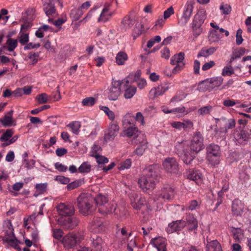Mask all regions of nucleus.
Here are the masks:
<instances>
[{
	"label": "nucleus",
	"instance_id": "f257e3e1",
	"mask_svg": "<svg viewBox=\"0 0 251 251\" xmlns=\"http://www.w3.org/2000/svg\"><path fill=\"white\" fill-rule=\"evenodd\" d=\"M159 166H150L144 170V175L138 180V183L144 191L152 189L158 181Z\"/></svg>",
	"mask_w": 251,
	"mask_h": 251
},
{
	"label": "nucleus",
	"instance_id": "f03ea898",
	"mask_svg": "<svg viewBox=\"0 0 251 251\" xmlns=\"http://www.w3.org/2000/svg\"><path fill=\"white\" fill-rule=\"evenodd\" d=\"M79 212L84 215H88L94 211L96 208L94 199L88 194H81L77 199Z\"/></svg>",
	"mask_w": 251,
	"mask_h": 251
},
{
	"label": "nucleus",
	"instance_id": "7ed1b4c3",
	"mask_svg": "<svg viewBox=\"0 0 251 251\" xmlns=\"http://www.w3.org/2000/svg\"><path fill=\"white\" fill-rule=\"evenodd\" d=\"M216 123L219 128L215 130V135L217 138L225 139L227 135L228 130L234 127L235 120L233 118L227 119L225 117L215 119Z\"/></svg>",
	"mask_w": 251,
	"mask_h": 251
},
{
	"label": "nucleus",
	"instance_id": "20e7f679",
	"mask_svg": "<svg viewBox=\"0 0 251 251\" xmlns=\"http://www.w3.org/2000/svg\"><path fill=\"white\" fill-rule=\"evenodd\" d=\"M98 207V211L102 214H107L116 210L115 205L113 203H109L106 196L100 194L94 199Z\"/></svg>",
	"mask_w": 251,
	"mask_h": 251
},
{
	"label": "nucleus",
	"instance_id": "39448f33",
	"mask_svg": "<svg viewBox=\"0 0 251 251\" xmlns=\"http://www.w3.org/2000/svg\"><path fill=\"white\" fill-rule=\"evenodd\" d=\"M131 204L132 207L136 210L143 208L145 212H149L151 210V207L149 202L145 198L140 197L136 193H131L130 196Z\"/></svg>",
	"mask_w": 251,
	"mask_h": 251
},
{
	"label": "nucleus",
	"instance_id": "423d86ee",
	"mask_svg": "<svg viewBox=\"0 0 251 251\" xmlns=\"http://www.w3.org/2000/svg\"><path fill=\"white\" fill-rule=\"evenodd\" d=\"M206 158L212 165H217L220 163L221 151L220 147L215 144H210L206 148Z\"/></svg>",
	"mask_w": 251,
	"mask_h": 251
},
{
	"label": "nucleus",
	"instance_id": "0eeeda50",
	"mask_svg": "<svg viewBox=\"0 0 251 251\" xmlns=\"http://www.w3.org/2000/svg\"><path fill=\"white\" fill-rule=\"evenodd\" d=\"M224 78L222 76H217L208 80L202 81L198 85V89L200 91H205L208 88L214 89L222 85Z\"/></svg>",
	"mask_w": 251,
	"mask_h": 251
},
{
	"label": "nucleus",
	"instance_id": "6e6552de",
	"mask_svg": "<svg viewBox=\"0 0 251 251\" xmlns=\"http://www.w3.org/2000/svg\"><path fill=\"white\" fill-rule=\"evenodd\" d=\"M122 82L120 80L112 79L111 84L108 89L106 95L110 100H116L121 94V86Z\"/></svg>",
	"mask_w": 251,
	"mask_h": 251
},
{
	"label": "nucleus",
	"instance_id": "1a4fd4ad",
	"mask_svg": "<svg viewBox=\"0 0 251 251\" xmlns=\"http://www.w3.org/2000/svg\"><path fill=\"white\" fill-rule=\"evenodd\" d=\"M184 56V53L181 52L172 57L170 63L173 65H176L172 70L173 74H177L184 69L185 66Z\"/></svg>",
	"mask_w": 251,
	"mask_h": 251
},
{
	"label": "nucleus",
	"instance_id": "9d476101",
	"mask_svg": "<svg viewBox=\"0 0 251 251\" xmlns=\"http://www.w3.org/2000/svg\"><path fill=\"white\" fill-rule=\"evenodd\" d=\"M203 138L200 132H196L193 137L190 144V149L194 154L198 153L204 148Z\"/></svg>",
	"mask_w": 251,
	"mask_h": 251
},
{
	"label": "nucleus",
	"instance_id": "9b49d317",
	"mask_svg": "<svg viewBox=\"0 0 251 251\" xmlns=\"http://www.w3.org/2000/svg\"><path fill=\"white\" fill-rule=\"evenodd\" d=\"M80 241V238L75 233L70 232L62 238V243L65 249L69 250L74 248Z\"/></svg>",
	"mask_w": 251,
	"mask_h": 251
},
{
	"label": "nucleus",
	"instance_id": "f8f14e48",
	"mask_svg": "<svg viewBox=\"0 0 251 251\" xmlns=\"http://www.w3.org/2000/svg\"><path fill=\"white\" fill-rule=\"evenodd\" d=\"M194 5L192 2H187L183 9V12L181 18L178 19V24L181 26H185L189 21L192 15Z\"/></svg>",
	"mask_w": 251,
	"mask_h": 251
},
{
	"label": "nucleus",
	"instance_id": "ddd939ff",
	"mask_svg": "<svg viewBox=\"0 0 251 251\" xmlns=\"http://www.w3.org/2000/svg\"><path fill=\"white\" fill-rule=\"evenodd\" d=\"M54 0H44L43 9L46 15L49 18V22H53V20L50 19L56 15V10L54 6Z\"/></svg>",
	"mask_w": 251,
	"mask_h": 251
},
{
	"label": "nucleus",
	"instance_id": "4468645a",
	"mask_svg": "<svg viewBox=\"0 0 251 251\" xmlns=\"http://www.w3.org/2000/svg\"><path fill=\"white\" fill-rule=\"evenodd\" d=\"M163 166L165 170L170 173L176 174L179 170L178 163L173 157L166 158L163 161Z\"/></svg>",
	"mask_w": 251,
	"mask_h": 251
},
{
	"label": "nucleus",
	"instance_id": "2eb2a0df",
	"mask_svg": "<svg viewBox=\"0 0 251 251\" xmlns=\"http://www.w3.org/2000/svg\"><path fill=\"white\" fill-rule=\"evenodd\" d=\"M111 6V3H105L104 7L100 14L99 18H98V21L99 22L105 23L111 18L115 13L114 11L110 10Z\"/></svg>",
	"mask_w": 251,
	"mask_h": 251
},
{
	"label": "nucleus",
	"instance_id": "dca6fc26",
	"mask_svg": "<svg viewBox=\"0 0 251 251\" xmlns=\"http://www.w3.org/2000/svg\"><path fill=\"white\" fill-rule=\"evenodd\" d=\"M119 131V126L115 124L110 125L104 135V140L106 142L113 141L117 135Z\"/></svg>",
	"mask_w": 251,
	"mask_h": 251
},
{
	"label": "nucleus",
	"instance_id": "f3484780",
	"mask_svg": "<svg viewBox=\"0 0 251 251\" xmlns=\"http://www.w3.org/2000/svg\"><path fill=\"white\" fill-rule=\"evenodd\" d=\"M57 209L59 214L62 216H72L74 213V209L72 205L64 203L59 204L57 206Z\"/></svg>",
	"mask_w": 251,
	"mask_h": 251
},
{
	"label": "nucleus",
	"instance_id": "a211bd4d",
	"mask_svg": "<svg viewBox=\"0 0 251 251\" xmlns=\"http://www.w3.org/2000/svg\"><path fill=\"white\" fill-rule=\"evenodd\" d=\"M175 194V192L174 189L167 185L162 188L160 191L159 192L158 196L159 198H162L165 201H169L173 199Z\"/></svg>",
	"mask_w": 251,
	"mask_h": 251
},
{
	"label": "nucleus",
	"instance_id": "6ab92c4d",
	"mask_svg": "<svg viewBox=\"0 0 251 251\" xmlns=\"http://www.w3.org/2000/svg\"><path fill=\"white\" fill-rule=\"evenodd\" d=\"M170 88L167 84L158 85L157 87L152 88L150 91L149 95L151 98L154 99L159 96L163 95Z\"/></svg>",
	"mask_w": 251,
	"mask_h": 251
},
{
	"label": "nucleus",
	"instance_id": "aec40b11",
	"mask_svg": "<svg viewBox=\"0 0 251 251\" xmlns=\"http://www.w3.org/2000/svg\"><path fill=\"white\" fill-rule=\"evenodd\" d=\"M186 226V222L184 220H177L173 221L168 225L167 231L168 233H173L174 232L179 231Z\"/></svg>",
	"mask_w": 251,
	"mask_h": 251
},
{
	"label": "nucleus",
	"instance_id": "412c9836",
	"mask_svg": "<svg viewBox=\"0 0 251 251\" xmlns=\"http://www.w3.org/2000/svg\"><path fill=\"white\" fill-rule=\"evenodd\" d=\"M245 208L244 203L238 199L234 200L232 202V213L234 215H241Z\"/></svg>",
	"mask_w": 251,
	"mask_h": 251
},
{
	"label": "nucleus",
	"instance_id": "4be33fe9",
	"mask_svg": "<svg viewBox=\"0 0 251 251\" xmlns=\"http://www.w3.org/2000/svg\"><path fill=\"white\" fill-rule=\"evenodd\" d=\"M151 243L158 251H166V240L165 238L158 237L152 239Z\"/></svg>",
	"mask_w": 251,
	"mask_h": 251
},
{
	"label": "nucleus",
	"instance_id": "5701e85b",
	"mask_svg": "<svg viewBox=\"0 0 251 251\" xmlns=\"http://www.w3.org/2000/svg\"><path fill=\"white\" fill-rule=\"evenodd\" d=\"M139 132V131L137 127L135 125H132L127 128L124 127V129L121 133V135L123 137H133L135 138L138 136Z\"/></svg>",
	"mask_w": 251,
	"mask_h": 251
},
{
	"label": "nucleus",
	"instance_id": "b1692460",
	"mask_svg": "<svg viewBox=\"0 0 251 251\" xmlns=\"http://www.w3.org/2000/svg\"><path fill=\"white\" fill-rule=\"evenodd\" d=\"M187 178L196 182L198 184L201 183L202 175L199 170L190 169L187 172Z\"/></svg>",
	"mask_w": 251,
	"mask_h": 251
},
{
	"label": "nucleus",
	"instance_id": "393cba45",
	"mask_svg": "<svg viewBox=\"0 0 251 251\" xmlns=\"http://www.w3.org/2000/svg\"><path fill=\"white\" fill-rule=\"evenodd\" d=\"M234 138L240 144H245L249 138V134L245 130H241L240 132L237 129L233 132Z\"/></svg>",
	"mask_w": 251,
	"mask_h": 251
},
{
	"label": "nucleus",
	"instance_id": "a878e982",
	"mask_svg": "<svg viewBox=\"0 0 251 251\" xmlns=\"http://www.w3.org/2000/svg\"><path fill=\"white\" fill-rule=\"evenodd\" d=\"M13 113V110H11L3 118L0 119V123L3 126H11L13 125L14 121L12 118Z\"/></svg>",
	"mask_w": 251,
	"mask_h": 251
},
{
	"label": "nucleus",
	"instance_id": "bb28decb",
	"mask_svg": "<svg viewBox=\"0 0 251 251\" xmlns=\"http://www.w3.org/2000/svg\"><path fill=\"white\" fill-rule=\"evenodd\" d=\"M206 251H222L221 244L217 240H207Z\"/></svg>",
	"mask_w": 251,
	"mask_h": 251
},
{
	"label": "nucleus",
	"instance_id": "cd10ccee",
	"mask_svg": "<svg viewBox=\"0 0 251 251\" xmlns=\"http://www.w3.org/2000/svg\"><path fill=\"white\" fill-rule=\"evenodd\" d=\"M186 226L189 230H195L198 226V221L193 215H189L186 218Z\"/></svg>",
	"mask_w": 251,
	"mask_h": 251
},
{
	"label": "nucleus",
	"instance_id": "c85d7f7f",
	"mask_svg": "<svg viewBox=\"0 0 251 251\" xmlns=\"http://www.w3.org/2000/svg\"><path fill=\"white\" fill-rule=\"evenodd\" d=\"M77 223L78 220L76 218L71 216L67 217L64 220V226L67 229H72L77 226Z\"/></svg>",
	"mask_w": 251,
	"mask_h": 251
},
{
	"label": "nucleus",
	"instance_id": "c756f323",
	"mask_svg": "<svg viewBox=\"0 0 251 251\" xmlns=\"http://www.w3.org/2000/svg\"><path fill=\"white\" fill-rule=\"evenodd\" d=\"M196 154L193 152L191 149L190 150H186L184 151V153L182 156V160L186 164H190L195 158Z\"/></svg>",
	"mask_w": 251,
	"mask_h": 251
},
{
	"label": "nucleus",
	"instance_id": "7c9ffc66",
	"mask_svg": "<svg viewBox=\"0 0 251 251\" xmlns=\"http://www.w3.org/2000/svg\"><path fill=\"white\" fill-rule=\"evenodd\" d=\"M217 50L216 47L203 48L198 54V57H207L213 54Z\"/></svg>",
	"mask_w": 251,
	"mask_h": 251
},
{
	"label": "nucleus",
	"instance_id": "2f4dec72",
	"mask_svg": "<svg viewBox=\"0 0 251 251\" xmlns=\"http://www.w3.org/2000/svg\"><path fill=\"white\" fill-rule=\"evenodd\" d=\"M205 19V15L201 12H198L194 18L192 24L197 25V26H201L203 23Z\"/></svg>",
	"mask_w": 251,
	"mask_h": 251
},
{
	"label": "nucleus",
	"instance_id": "473e14b6",
	"mask_svg": "<svg viewBox=\"0 0 251 251\" xmlns=\"http://www.w3.org/2000/svg\"><path fill=\"white\" fill-rule=\"evenodd\" d=\"M6 46H3L2 48H5L6 47L9 51H13L18 46V41L17 40L9 38L6 42Z\"/></svg>",
	"mask_w": 251,
	"mask_h": 251
},
{
	"label": "nucleus",
	"instance_id": "72a5a7b5",
	"mask_svg": "<svg viewBox=\"0 0 251 251\" xmlns=\"http://www.w3.org/2000/svg\"><path fill=\"white\" fill-rule=\"evenodd\" d=\"M128 59L127 54L123 51L119 52L116 57V62L118 65H123Z\"/></svg>",
	"mask_w": 251,
	"mask_h": 251
},
{
	"label": "nucleus",
	"instance_id": "f704fd0d",
	"mask_svg": "<svg viewBox=\"0 0 251 251\" xmlns=\"http://www.w3.org/2000/svg\"><path fill=\"white\" fill-rule=\"evenodd\" d=\"M92 156L96 158V161L98 164L99 168L101 169L103 167V165L107 163L109 161L107 157L101 155L93 154Z\"/></svg>",
	"mask_w": 251,
	"mask_h": 251
},
{
	"label": "nucleus",
	"instance_id": "c9c22d12",
	"mask_svg": "<svg viewBox=\"0 0 251 251\" xmlns=\"http://www.w3.org/2000/svg\"><path fill=\"white\" fill-rule=\"evenodd\" d=\"M144 31L143 25L141 23H137L133 29L132 36L133 39H135L137 37L141 35Z\"/></svg>",
	"mask_w": 251,
	"mask_h": 251
},
{
	"label": "nucleus",
	"instance_id": "e433bc0d",
	"mask_svg": "<svg viewBox=\"0 0 251 251\" xmlns=\"http://www.w3.org/2000/svg\"><path fill=\"white\" fill-rule=\"evenodd\" d=\"M35 188L36 189V192H35L34 196L37 197L38 195L44 193L47 189V183H39L36 184Z\"/></svg>",
	"mask_w": 251,
	"mask_h": 251
},
{
	"label": "nucleus",
	"instance_id": "4c0bfd02",
	"mask_svg": "<svg viewBox=\"0 0 251 251\" xmlns=\"http://www.w3.org/2000/svg\"><path fill=\"white\" fill-rule=\"evenodd\" d=\"M70 16L74 21L79 20L83 14V11L79 8H74L70 12Z\"/></svg>",
	"mask_w": 251,
	"mask_h": 251
},
{
	"label": "nucleus",
	"instance_id": "58836bf2",
	"mask_svg": "<svg viewBox=\"0 0 251 251\" xmlns=\"http://www.w3.org/2000/svg\"><path fill=\"white\" fill-rule=\"evenodd\" d=\"M135 21L129 16H126L123 20L122 24L125 29L130 28L134 24Z\"/></svg>",
	"mask_w": 251,
	"mask_h": 251
},
{
	"label": "nucleus",
	"instance_id": "ea45409f",
	"mask_svg": "<svg viewBox=\"0 0 251 251\" xmlns=\"http://www.w3.org/2000/svg\"><path fill=\"white\" fill-rule=\"evenodd\" d=\"M136 92V87L133 86H129L127 88L124 93V97L126 99H131L133 97Z\"/></svg>",
	"mask_w": 251,
	"mask_h": 251
},
{
	"label": "nucleus",
	"instance_id": "a19ab883",
	"mask_svg": "<svg viewBox=\"0 0 251 251\" xmlns=\"http://www.w3.org/2000/svg\"><path fill=\"white\" fill-rule=\"evenodd\" d=\"M91 169V165L88 162H84L79 166L78 171L81 173H88L90 172Z\"/></svg>",
	"mask_w": 251,
	"mask_h": 251
},
{
	"label": "nucleus",
	"instance_id": "79ce46f5",
	"mask_svg": "<svg viewBox=\"0 0 251 251\" xmlns=\"http://www.w3.org/2000/svg\"><path fill=\"white\" fill-rule=\"evenodd\" d=\"M193 122L189 120H183L182 122H181L182 129H183L185 131H189L193 129Z\"/></svg>",
	"mask_w": 251,
	"mask_h": 251
},
{
	"label": "nucleus",
	"instance_id": "37998d69",
	"mask_svg": "<svg viewBox=\"0 0 251 251\" xmlns=\"http://www.w3.org/2000/svg\"><path fill=\"white\" fill-rule=\"evenodd\" d=\"M189 113V111H186L184 106H180L172 109V113L177 114L179 116L185 115Z\"/></svg>",
	"mask_w": 251,
	"mask_h": 251
},
{
	"label": "nucleus",
	"instance_id": "c03bdc74",
	"mask_svg": "<svg viewBox=\"0 0 251 251\" xmlns=\"http://www.w3.org/2000/svg\"><path fill=\"white\" fill-rule=\"evenodd\" d=\"M221 38V37L219 35L216 30H211L209 31V39L211 42H218Z\"/></svg>",
	"mask_w": 251,
	"mask_h": 251
},
{
	"label": "nucleus",
	"instance_id": "a18cd8bd",
	"mask_svg": "<svg viewBox=\"0 0 251 251\" xmlns=\"http://www.w3.org/2000/svg\"><path fill=\"white\" fill-rule=\"evenodd\" d=\"M234 73V70L231 65L225 66L222 69V75L223 76H231Z\"/></svg>",
	"mask_w": 251,
	"mask_h": 251
},
{
	"label": "nucleus",
	"instance_id": "49530a36",
	"mask_svg": "<svg viewBox=\"0 0 251 251\" xmlns=\"http://www.w3.org/2000/svg\"><path fill=\"white\" fill-rule=\"evenodd\" d=\"M212 110V106L211 105H207L202 107L199 109L198 110V113L200 115L204 116L209 114Z\"/></svg>",
	"mask_w": 251,
	"mask_h": 251
},
{
	"label": "nucleus",
	"instance_id": "de8ad7c7",
	"mask_svg": "<svg viewBox=\"0 0 251 251\" xmlns=\"http://www.w3.org/2000/svg\"><path fill=\"white\" fill-rule=\"evenodd\" d=\"M19 42L22 45H25L29 40V36L28 33L21 32L19 34Z\"/></svg>",
	"mask_w": 251,
	"mask_h": 251
},
{
	"label": "nucleus",
	"instance_id": "09e8293b",
	"mask_svg": "<svg viewBox=\"0 0 251 251\" xmlns=\"http://www.w3.org/2000/svg\"><path fill=\"white\" fill-rule=\"evenodd\" d=\"M13 133L14 132L12 129H7L0 137V141L1 142L7 141V140L12 136Z\"/></svg>",
	"mask_w": 251,
	"mask_h": 251
},
{
	"label": "nucleus",
	"instance_id": "8fccbe9b",
	"mask_svg": "<svg viewBox=\"0 0 251 251\" xmlns=\"http://www.w3.org/2000/svg\"><path fill=\"white\" fill-rule=\"evenodd\" d=\"M131 164V160L130 159H127L125 161L121 162L119 164L118 169L120 170H124L125 169H128L130 168Z\"/></svg>",
	"mask_w": 251,
	"mask_h": 251
},
{
	"label": "nucleus",
	"instance_id": "3c124183",
	"mask_svg": "<svg viewBox=\"0 0 251 251\" xmlns=\"http://www.w3.org/2000/svg\"><path fill=\"white\" fill-rule=\"evenodd\" d=\"M200 206V204L196 200L191 201L189 203H188L187 207L183 210H194Z\"/></svg>",
	"mask_w": 251,
	"mask_h": 251
},
{
	"label": "nucleus",
	"instance_id": "603ef678",
	"mask_svg": "<svg viewBox=\"0 0 251 251\" xmlns=\"http://www.w3.org/2000/svg\"><path fill=\"white\" fill-rule=\"evenodd\" d=\"M233 234V237L237 240H239L243 236V231L240 228H233L232 230Z\"/></svg>",
	"mask_w": 251,
	"mask_h": 251
},
{
	"label": "nucleus",
	"instance_id": "864d4df0",
	"mask_svg": "<svg viewBox=\"0 0 251 251\" xmlns=\"http://www.w3.org/2000/svg\"><path fill=\"white\" fill-rule=\"evenodd\" d=\"M191 27L193 35L195 38L198 37L202 33V29L201 28V26H197V25L191 24Z\"/></svg>",
	"mask_w": 251,
	"mask_h": 251
},
{
	"label": "nucleus",
	"instance_id": "5fc2aeb1",
	"mask_svg": "<svg viewBox=\"0 0 251 251\" xmlns=\"http://www.w3.org/2000/svg\"><path fill=\"white\" fill-rule=\"evenodd\" d=\"M96 102V100L93 97H87L84 99L82 101V105L86 106H91Z\"/></svg>",
	"mask_w": 251,
	"mask_h": 251
},
{
	"label": "nucleus",
	"instance_id": "6e6d98bb",
	"mask_svg": "<svg viewBox=\"0 0 251 251\" xmlns=\"http://www.w3.org/2000/svg\"><path fill=\"white\" fill-rule=\"evenodd\" d=\"M104 113L107 115L108 118L111 120L113 121L115 119V114L114 113L111 111L108 107L103 106L101 108Z\"/></svg>",
	"mask_w": 251,
	"mask_h": 251
},
{
	"label": "nucleus",
	"instance_id": "4d7b16f0",
	"mask_svg": "<svg viewBox=\"0 0 251 251\" xmlns=\"http://www.w3.org/2000/svg\"><path fill=\"white\" fill-rule=\"evenodd\" d=\"M220 9L222 13L225 15L229 14L231 11V6L227 4H221L220 7Z\"/></svg>",
	"mask_w": 251,
	"mask_h": 251
},
{
	"label": "nucleus",
	"instance_id": "13d9d810",
	"mask_svg": "<svg viewBox=\"0 0 251 251\" xmlns=\"http://www.w3.org/2000/svg\"><path fill=\"white\" fill-rule=\"evenodd\" d=\"M68 126L70 127L72 131L75 134H78L79 130L80 125L77 122H73L69 124Z\"/></svg>",
	"mask_w": 251,
	"mask_h": 251
},
{
	"label": "nucleus",
	"instance_id": "bf43d9fd",
	"mask_svg": "<svg viewBox=\"0 0 251 251\" xmlns=\"http://www.w3.org/2000/svg\"><path fill=\"white\" fill-rule=\"evenodd\" d=\"M55 180L63 184H68L70 182V179L68 177L62 176H56Z\"/></svg>",
	"mask_w": 251,
	"mask_h": 251
},
{
	"label": "nucleus",
	"instance_id": "052dcab7",
	"mask_svg": "<svg viewBox=\"0 0 251 251\" xmlns=\"http://www.w3.org/2000/svg\"><path fill=\"white\" fill-rule=\"evenodd\" d=\"M242 30L241 29L237 30L236 35V43L238 45H241L243 41L242 37Z\"/></svg>",
	"mask_w": 251,
	"mask_h": 251
},
{
	"label": "nucleus",
	"instance_id": "680f3d73",
	"mask_svg": "<svg viewBox=\"0 0 251 251\" xmlns=\"http://www.w3.org/2000/svg\"><path fill=\"white\" fill-rule=\"evenodd\" d=\"M38 101L40 103H45L48 100V96L46 93H42L38 96Z\"/></svg>",
	"mask_w": 251,
	"mask_h": 251
},
{
	"label": "nucleus",
	"instance_id": "e2e57ef3",
	"mask_svg": "<svg viewBox=\"0 0 251 251\" xmlns=\"http://www.w3.org/2000/svg\"><path fill=\"white\" fill-rule=\"evenodd\" d=\"M67 20V18L66 15L62 16L61 17L58 18L57 20L53 22V24L56 26H59L65 23Z\"/></svg>",
	"mask_w": 251,
	"mask_h": 251
},
{
	"label": "nucleus",
	"instance_id": "0e129e2a",
	"mask_svg": "<svg viewBox=\"0 0 251 251\" xmlns=\"http://www.w3.org/2000/svg\"><path fill=\"white\" fill-rule=\"evenodd\" d=\"M102 244V240L101 238L97 237L96 239L94 240L92 242L93 246L98 249L101 248Z\"/></svg>",
	"mask_w": 251,
	"mask_h": 251
},
{
	"label": "nucleus",
	"instance_id": "69168bd1",
	"mask_svg": "<svg viewBox=\"0 0 251 251\" xmlns=\"http://www.w3.org/2000/svg\"><path fill=\"white\" fill-rule=\"evenodd\" d=\"M55 168L59 172H64L67 170V167L59 162H56L54 164Z\"/></svg>",
	"mask_w": 251,
	"mask_h": 251
},
{
	"label": "nucleus",
	"instance_id": "338daca9",
	"mask_svg": "<svg viewBox=\"0 0 251 251\" xmlns=\"http://www.w3.org/2000/svg\"><path fill=\"white\" fill-rule=\"evenodd\" d=\"M174 13V8L172 6H171L164 12L163 17L166 20Z\"/></svg>",
	"mask_w": 251,
	"mask_h": 251
},
{
	"label": "nucleus",
	"instance_id": "774afa93",
	"mask_svg": "<svg viewBox=\"0 0 251 251\" xmlns=\"http://www.w3.org/2000/svg\"><path fill=\"white\" fill-rule=\"evenodd\" d=\"M63 235V231L60 229H55L53 231V236L54 238L60 240Z\"/></svg>",
	"mask_w": 251,
	"mask_h": 251
}]
</instances>
